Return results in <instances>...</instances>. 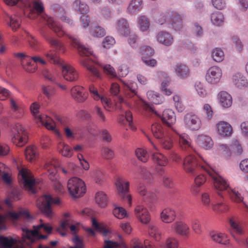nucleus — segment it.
I'll return each instance as SVG.
<instances>
[{"instance_id": "obj_37", "label": "nucleus", "mask_w": 248, "mask_h": 248, "mask_svg": "<svg viewBox=\"0 0 248 248\" xmlns=\"http://www.w3.org/2000/svg\"><path fill=\"white\" fill-rule=\"evenodd\" d=\"M57 149L59 153L64 157L70 158L73 155L72 149L64 142H59Z\"/></svg>"}, {"instance_id": "obj_8", "label": "nucleus", "mask_w": 248, "mask_h": 248, "mask_svg": "<svg viewBox=\"0 0 248 248\" xmlns=\"http://www.w3.org/2000/svg\"><path fill=\"white\" fill-rule=\"evenodd\" d=\"M3 1L9 6H15L18 2H21L31 12L39 13L44 9L42 3L40 0H3Z\"/></svg>"}, {"instance_id": "obj_56", "label": "nucleus", "mask_w": 248, "mask_h": 248, "mask_svg": "<svg viewBox=\"0 0 248 248\" xmlns=\"http://www.w3.org/2000/svg\"><path fill=\"white\" fill-rule=\"evenodd\" d=\"M211 20L213 24L216 26H220L224 22V16L220 12H215L211 15Z\"/></svg>"}, {"instance_id": "obj_34", "label": "nucleus", "mask_w": 248, "mask_h": 248, "mask_svg": "<svg viewBox=\"0 0 248 248\" xmlns=\"http://www.w3.org/2000/svg\"><path fill=\"white\" fill-rule=\"evenodd\" d=\"M115 28L121 35L126 36L130 33L128 24L124 19L122 18L118 20Z\"/></svg>"}, {"instance_id": "obj_42", "label": "nucleus", "mask_w": 248, "mask_h": 248, "mask_svg": "<svg viewBox=\"0 0 248 248\" xmlns=\"http://www.w3.org/2000/svg\"><path fill=\"white\" fill-rule=\"evenodd\" d=\"M142 4V0H131L127 8V12L134 14L141 9Z\"/></svg>"}, {"instance_id": "obj_21", "label": "nucleus", "mask_w": 248, "mask_h": 248, "mask_svg": "<svg viewBox=\"0 0 248 248\" xmlns=\"http://www.w3.org/2000/svg\"><path fill=\"white\" fill-rule=\"evenodd\" d=\"M92 224L93 230L92 228H87L86 229V232L90 236H94L95 235V231L100 232L104 235H107L109 232V231L108 228L104 227V226L98 223L94 218L92 217Z\"/></svg>"}, {"instance_id": "obj_26", "label": "nucleus", "mask_w": 248, "mask_h": 248, "mask_svg": "<svg viewBox=\"0 0 248 248\" xmlns=\"http://www.w3.org/2000/svg\"><path fill=\"white\" fill-rule=\"evenodd\" d=\"M162 121L169 127L175 123L176 118L174 111L171 109H165L161 116Z\"/></svg>"}, {"instance_id": "obj_14", "label": "nucleus", "mask_w": 248, "mask_h": 248, "mask_svg": "<svg viewBox=\"0 0 248 248\" xmlns=\"http://www.w3.org/2000/svg\"><path fill=\"white\" fill-rule=\"evenodd\" d=\"M61 66L62 76L66 80L73 82L78 79V73L72 66L64 62Z\"/></svg>"}, {"instance_id": "obj_22", "label": "nucleus", "mask_w": 248, "mask_h": 248, "mask_svg": "<svg viewBox=\"0 0 248 248\" xmlns=\"http://www.w3.org/2000/svg\"><path fill=\"white\" fill-rule=\"evenodd\" d=\"M136 217L143 224L148 223L150 220V215L147 209L142 205H138L134 210Z\"/></svg>"}, {"instance_id": "obj_25", "label": "nucleus", "mask_w": 248, "mask_h": 248, "mask_svg": "<svg viewBox=\"0 0 248 248\" xmlns=\"http://www.w3.org/2000/svg\"><path fill=\"white\" fill-rule=\"evenodd\" d=\"M184 170L187 173L195 174L196 172V161L194 156L189 155L186 157L183 163Z\"/></svg>"}, {"instance_id": "obj_51", "label": "nucleus", "mask_w": 248, "mask_h": 248, "mask_svg": "<svg viewBox=\"0 0 248 248\" xmlns=\"http://www.w3.org/2000/svg\"><path fill=\"white\" fill-rule=\"evenodd\" d=\"M14 56L20 61L21 65L22 67L27 72L33 73L36 71V68L31 69L26 67L25 64V60L26 59L29 58V57L24 53H16L14 54Z\"/></svg>"}, {"instance_id": "obj_57", "label": "nucleus", "mask_w": 248, "mask_h": 248, "mask_svg": "<svg viewBox=\"0 0 248 248\" xmlns=\"http://www.w3.org/2000/svg\"><path fill=\"white\" fill-rule=\"evenodd\" d=\"M44 55L47 58L48 61L54 64L61 65L63 62V60L58 57L51 50L45 52Z\"/></svg>"}, {"instance_id": "obj_15", "label": "nucleus", "mask_w": 248, "mask_h": 248, "mask_svg": "<svg viewBox=\"0 0 248 248\" xmlns=\"http://www.w3.org/2000/svg\"><path fill=\"white\" fill-rule=\"evenodd\" d=\"M156 76L161 83L159 87L160 92L164 95L170 96L172 93V90L168 88L170 79L168 75L164 72H158Z\"/></svg>"}, {"instance_id": "obj_2", "label": "nucleus", "mask_w": 248, "mask_h": 248, "mask_svg": "<svg viewBox=\"0 0 248 248\" xmlns=\"http://www.w3.org/2000/svg\"><path fill=\"white\" fill-rule=\"evenodd\" d=\"M52 227L48 224L41 223L40 224L33 226L32 230H30L26 228H23V236L22 243L30 245L33 243L35 239H46L47 235H42V233H50Z\"/></svg>"}, {"instance_id": "obj_52", "label": "nucleus", "mask_w": 248, "mask_h": 248, "mask_svg": "<svg viewBox=\"0 0 248 248\" xmlns=\"http://www.w3.org/2000/svg\"><path fill=\"white\" fill-rule=\"evenodd\" d=\"M152 157L154 161L160 166H164L168 163V159L166 157L158 152L153 153Z\"/></svg>"}, {"instance_id": "obj_10", "label": "nucleus", "mask_w": 248, "mask_h": 248, "mask_svg": "<svg viewBox=\"0 0 248 248\" xmlns=\"http://www.w3.org/2000/svg\"><path fill=\"white\" fill-rule=\"evenodd\" d=\"M13 142L18 146H22L27 142V132L22 125L18 123L16 124L12 129Z\"/></svg>"}, {"instance_id": "obj_17", "label": "nucleus", "mask_w": 248, "mask_h": 248, "mask_svg": "<svg viewBox=\"0 0 248 248\" xmlns=\"http://www.w3.org/2000/svg\"><path fill=\"white\" fill-rule=\"evenodd\" d=\"M89 91L93 98L95 100H100L105 108L108 111L109 108L112 107L110 100L107 97L100 95L97 89L93 85L89 86Z\"/></svg>"}, {"instance_id": "obj_48", "label": "nucleus", "mask_w": 248, "mask_h": 248, "mask_svg": "<svg viewBox=\"0 0 248 248\" xmlns=\"http://www.w3.org/2000/svg\"><path fill=\"white\" fill-rule=\"evenodd\" d=\"M108 201V197L106 193L103 191H99L95 194V202L101 207L106 206Z\"/></svg>"}, {"instance_id": "obj_44", "label": "nucleus", "mask_w": 248, "mask_h": 248, "mask_svg": "<svg viewBox=\"0 0 248 248\" xmlns=\"http://www.w3.org/2000/svg\"><path fill=\"white\" fill-rule=\"evenodd\" d=\"M148 99L152 103L159 104L163 102V97L158 93L153 91H149L147 93Z\"/></svg>"}, {"instance_id": "obj_30", "label": "nucleus", "mask_w": 248, "mask_h": 248, "mask_svg": "<svg viewBox=\"0 0 248 248\" xmlns=\"http://www.w3.org/2000/svg\"><path fill=\"white\" fill-rule=\"evenodd\" d=\"M129 182L124 178L119 177L116 179L115 186L120 196L129 191Z\"/></svg>"}, {"instance_id": "obj_63", "label": "nucleus", "mask_w": 248, "mask_h": 248, "mask_svg": "<svg viewBox=\"0 0 248 248\" xmlns=\"http://www.w3.org/2000/svg\"><path fill=\"white\" fill-rule=\"evenodd\" d=\"M114 216L119 218L123 219L127 216L126 210L122 207L116 206L113 210Z\"/></svg>"}, {"instance_id": "obj_18", "label": "nucleus", "mask_w": 248, "mask_h": 248, "mask_svg": "<svg viewBox=\"0 0 248 248\" xmlns=\"http://www.w3.org/2000/svg\"><path fill=\"white\" fill-rule=\"evenodd\" d=\"M232 80L233 85L238 89L245 90L248 87V79L241 73L233 75Z\"/></svg>"}, {"instance_id": "obj_43", "label": "nucleus", "mask_w": 248, "mask_h": 248, "mask_svg": "<svg viewBox=\"0 0 248 248\" xmlns=\"http://www.w3.org/2000/svg\"><path fill=\"white\" fill-rule=\"evenodd\" d=\"M72 6L76 11L82 14H86L89 11L88 5L80 0H75L73 3Z\"/></svg>"}, {"instance_id": "obj_23", "label": "nucleus", "mask_w": 248, "mask_h": 248, "mask_svg": "<svg viewBox=\"0 0 248 248\" xmlns=\"http://www.w3.org/2000/svg\"><path fill=\"white\" fill-rule=\"evenodd\" d=\"M9 106L14 115L18 118H21L23 115V109L21 107L20 100L16 98L11 97L9 99Z\"/></svg>"}, {"instance_id": "obj_54", "label": "nucleus", "mask_w": 248, "mask_h": 248, "mask_svg": "<svg viewBox=\"0 0 248 248\" xmlns=\"http://www.w3.org/2000/svg\"><path fill=\"white\" fill-rule=\"evenodd\" d=\"M229 224L231 228L238 234H242L244 232L242 226L238 220L234 217H231L229 219Z\"/></svg>"}, {"instance_id": "obj_41", "label": "nucleus", "mask_w": 248, "mask_h": 248, "mask_svg": "<svg viewBox=\"0 0 248 248\" xmlns=\"http://www.w3.org/2000/svg\"><path fill=\"white\" fill-rule=\"evenodd\" d=\"M172 130L179 137V145L180 147L183 149H186L187 147H191V141L188 136L186 134H180L173 128Z\"/></svg>"}, {"instance_id": "obj_11", "label": "nucleus", "mask_w": 248, "mask_h": 248, "mask_svg": "<svg viewBox=\"0 0 248 248\" xmlns=\"http://www.w3.org/2000/svg\"><path fill=\"white\" fill-rule=\"evenodd\" d=\"M18 179L20 183L26 190L34 192L33 186L35 184V180L29 170L26 168L21 169L18 173Z\"/></svg>"}, {"instance_id": "obj_35", "label": "nucleus", "mask_w": 248, "mask_h": 248, "mask_svg": "<svg viewBox=\"0 0 248 248\" xmlns=\"http://www.w3.org/2000/svg\"><path fill=\"white\" fill-rule=\"evenodd\" d=\"M81 63L93 75L97 78L100 77V73L93 66L94 63L98 64L95 60L89 58H84L82 60Z\"/></svg>"}, {"instance_id": "obj_59", "label": "nucleus", "mask_w": 248, "mask_h": 248, "mask_svg": "<svg viewBox=\"0 0 248 248\" xmlns=\"http://www.w3.org/2000/svg\"><path fill=\"white\" fill-rule=\"evenodd\" d=\"M47 24L49 28L53 30L56 32H59V35H62L63 31L62 30L61 27L58 24L57 22L55 21L51 17H49L47 19Z\"/></svg>"}, {"instance_id": "obj_45", "label": "nucleus", "mask_w": 248, "mask_h": 248, "mask_svg": "<svg viewBox=\"0 0 248 248\" xmlns=\"http://www.w3.org/2000/svg\"><path fill=\"white\" fill-rule=\"evenodd\" d=\"M173 103L177 111L182 112L185 109V106L183 102L182 96L178 94H174L172 97Z\"/></svg>"}, {"instance_id": "obj_39", "label": "nucleus", "mask_w": 248, "mask_h": 248, "mask_svg": "<svg viewBox=\"0 0 248 248\" xmlns=\"http://www.w3.org/2000/svg\"><path fill=\"white\" fill-rule=\"evenodd\" d=\"M205 177L203 175H199L195 177L194 184L191 188V193L193 195L196 196L199 194V188L205 183Z\"/></svg>"}, {"instance_id": "obj_1", "label": "nucleus", "mask_w": 248, "mask_h": 248, "mask_svg": "<svg viewBox=\"0 0 248 248\" xmlns=\"http://www.w3.org/2000/svg\"><path fill=\"white\" fill-rule=\"evenodd\" d=\"M30 216L27 210H22L16 213L15 211L8 212L5 216L0 215V230L6 229L4 222L6 219H8L12 221L20 219H29ZM18 242V240L11 237H3L0 236V245L3 248H22L19 246L13 248ZM39 248V247L38 248Z\"/></svg>"}, {"instance_id": "obj_61", "label": "nucleus", "mask_w": 248, "mask_h": 248, "mask_svg": "<svg viewBox=\"0 0 248 248\" xmlns=\"http://www.w3.org/2000/svg\"><path fill=\"white\" fill-rule=\"evenodd\" d=\"M120 86L116 82H113L111 84L109 92L110 93L115 96H118V100L120 102L122 103L124 102L123 98L121 96H118V94L120 92Z\"/></svg>"}, {"instance_id": "obj_28", "label": "nucleus", "mask_w": 248, "mask_h": 248, "mask_svg": "<svg viewBox=\"0 0 248 248\" xmlns=\"http://www.w3.org/2000/svg\"><path fill=\"white\" fill-rule=\"evenodd\" d=\"M71 94L76 101L79 102L84 101L88 97L87 93L84 92L83 88L79 86H74L71 89Z\"/></svg>"}, {"instance_id": "obj_33", "label": "nucleus", "mask_w": 248, "mask_h": 248, "mask_svg": "<svg viewBox=\"0 0 248 248\" xmlns=\"http://www.w3.org/2000/svg\"><path fill=\"white\" fill-rule=\"evenodd\" d=\"M175 212L171 208H166L160 213V217L162 221L165 223H170L174 220Z\"/></svg>"}, {"instance_id": "obj_32", "label": "nucleus", "mask_w": 248, "mask_h": 248, "mask_svg": "<svg viewBox=\"0 0 248 248\" xmlns=\"http://www.w3.org/2000/svg\"><path fill=\"white\" fill-rule=\"evenodd\" d=\"M137 24L139 30L142 32H147L150 30L151 23L150 20L145 16H139L137 19Z\"/></svg>"}, {"instance_id": "obj_46", "label": "nucleus", "mask_w": 248, "mask_h": 248, "mask_svg": "<svg viewBox=\"0 0 248 248\" xmlns=\"http://www.w3.org/2000/svg\"><path fill=\"white\" fill-rule=\"evenodd\" d=\"M26 158L30 162H34L37 157L36 148L34 146H29L25 151Z\"/></svg>"}, {"instance_id": "obj_13", "label": "nucleus", "mask_w": 248, "mask_h": 248, "mask_svg": "<svg viewBox=\"0 0 248 248\" xmlns=\"http://www.w3.org/2000/svg\"><path fill=\"white\" fill-rule=\"evenodd\" d=\"M215 132L219 137L227 138L231 137L233 133L232 125L225 121H219L214 125Z\"/></svg>"}, {"instance_id": "obj_12", "label": "nucleus", "mask_w": 248, "mask_h": 248, "mask_svg": "<svg viewBox=\"0 0 248 248\" xmlns=\"http://www.w3.org/2000/svg\"><path fill=\"white\" fill-rule=\"evenodd\" d=\"M184 124L185 127L191 131L198 130L202 125L201 118L192 112L186 113L185 115Z\"/></svg>"}, {"instance_id": "obj_36", "label": "nucleus", "mask_w": 248, "mask_h": 248, "mask_svg": "<svg viewBox=\"0 0 248 248\" xmlns=\"http://www.w3.org/2000/svg\"><path fill=\"white\" fill-rule=\"evenodd\" d=\"M70 38L72 40L73 46L78 48L81 55H84L87 57L93 55V52L91 49L86 47L84 45L81 44L77 39L72 37H70Z\"/></svg>"}, {"instance_id": "obj_62", "label": "nucleus", "mask_w": 248, "mask_h": 248, "mask_svg": "<svg viewBox=\"0 0 248 248\" xmlns=\"http://www.w3.org/2000/svg\"><path fill=\"white\" fill-rule=\"evenodd\" d=\"M90 34L93 37H102L106 34L105 30L101 27H95L90 30Z\"/></svg>"}, {"instance_id": "obj_60", "label": "nucleus", "mask_w": 248, "mask_h": 248, "mask_svg": "<svg viewBox=\"0 0 248 248\" xmlns=\"http://www.w3.org/2000/svg\"><path fill=\"white\" fill-rule=\"evenodd\" d=\"M195 89L198 95L201 97H205L208 95V92L204 86L201 82L195 84Z\"/></svg>"}, {"instance_id": "obj_31", "label": "nucleus", "mask_w": 248, "mask_h": 248, "mask_svg": "<svg viewBox=\"0 0 248 248\" xmlns=\"http://www.w3.org/2000/svg\"><path fill=\"white\" fill-rule=\"evenodd\" d=\"M175 232L182 236L187 235L189 232V227L187 224L181 221H176L171 225Z\"/></svg>"}, {"instance_id": "obj_6", "label": "nucleus", "mask_w": 248, "mask_h": 248, "mask_svg": "<svg viewBox=\"0 0 248 248\" xmlns=\"http://www.w3.org/2000/svg\"><path fill=\"white\" fill-rule=\"evenodd\" d=\"M67 188L69 195L73 198H79L86 192L84 181L77 177H73L67 182Z\"/></svg>"}, {"instance_id": "obj_64", "label": "nucleus", "mask_w": 248, "mask_h": 248, "mask_svg": "<svg viewBox=\"0 0 248 248\" xmlns=\"http://www.w3.org/2000/svg\"><path fill=\"white\" fill-rule=\"evenodd\" d=\"M101 155L106 159H112L114 157V153L112 150L107 147H104L101 150Z\"/></svg>"}, {"instance_id": "obj_7", "label": "nucleus", "mask_w": 248, "mask_h": 248, "mask_svg": "<svg viewBox=\"0 0 248 248\" xmlns=\"http://www.w3.org/2000/svg\"><path fill=\"white\" fill-rule=\"evenodd\" d=\"M60 202L59 199H54L49 195H45L38 200L37 205L44 215L48 217H51L54 214L51 208V204H59Z\"/></svg>"}, {"instance_id": "obj_55", "label": "nucleus", "mask_w": 248, "mask_h": 248, "mask_svg": "<svg viewBox=\"0 0 248 248\" xmlns=\"http://www.w3.org/2000/svg\"><path fill=\"white\" fill-rule=\"evenodd\" d=\"M91 177L97 184L101 183L104 179L103 173L99 169H95L90 172Z\"/></svg>"}, {"instance_id": "obj_50", "label": "nucleus", "mask_w": 248, "mask_h": 248, "mask_svg": "<svg viewBox=\"0 0 248 248\" xmlns=\"http://www.w3.org/2000/svg\"><path fill=\"white\" fill-rule=\"evenodd\" d=\"M151 131L154 136L159 140L164 137V132L161 124L155 123L151 127Z\"/></svg>"}, {"instance_id": "obj_49", "label": "nucleus", "mask_w": 248, "mask_h": 248, "mask_svg": "<svg viewBox=\"0 0 248 248\" xmlns=\"http://www.w3.org/2000/svg\"><path fill=\"white\" fill-rule=\"evenodd\" d=\"M58 163L56 160H53L52 162H48L45 166V168L49 172L50 178L53 180V178L56 174V167Z\"/></svg>"}, {"instance_id": "obj_16", "label": "nucleus", "mask_w": 248, "mask_h": 248, "mask_svg": "<svg viewBox=\"0 0 248 248\" xmlns=\"http://www.w3.org/2000/svg\"><path fill=\"white\" fill-rule=\"evenodd\" d=\"M155 38L159 44L165 46H170L174 43V37L172 34L166 31H159L156 34Z\"/></svg>"}, {"instance_id": "obj_53", "label": "nucleus", "mask_w": 248, "mask_h": 248, "mask_svg": "<svg viewBox=\"0 0 248 248\" xmlns=\"http://www.w3.org/2000/svg\"><path fill=\"white\" fill-rule=\"evenodd\" d=\"M7 17L9 18L10 21H7L8 25L12 28L13 30H16L20 25L21 20L19 17L16 16H10L6 15Z\"/></svg>"}, {"instance_id": "obj_19", "label": "nucleus", "mask_w": 248, "mask_h": 248, "mask_svg": "<svg viewBox=\"0 0 248 248\" xmlns=\"http://www.w3.org/2000/svg\"><path fill=\"white\" fill-rule=\"evenodd\" d=\"M172 68L176 76L180 79L186 78L190 76L189 68L184 63H177Z\"/></svg>"}, {"instance_id": "obj_5", "label": "nucleus", "mask_w": 248, "mask_h": 248, "mask_svg": "<svg viewBox=\"0 0 248 248\" xmlns=\"http://www.w3.org/2000/svg\"><path fill=\"white\" fill-rule=\"evenodd\" d=\"M156 22L161 25L166 24L168 28L175 31H180L183 26L181 16L176 12L160 15L156 18Z\"/></svg>"}, {"instance_id": "obj_4", "label": "nucleus", "mask_w": 248, "mask_h": 248, "mask_svg": "<svg viewBox=\"0 0 248 248\" xmlns=\"http://www.w3.org/2000/svg\"><path fill=\"white\" fill-rule=\"evenodd\" d=\"M202 159L203 163H200L199 166L212 177L214 187L220 191L228 189L229 184L227 180L213 170L206 160Z\"/></svg>"}, {"instance_id": "obj_20", "label": "nucleus", "mask_w": 248, "mask_h": 248, "mask_svg": "<svg viewBox=\"0 0 248 248\" xmlns=\"http://www.w3.org/2000/svg\"><path fill=\"white\" fill-rule=\"evenodd\" d=\"M137 191L139 195L142 197L145 200L150 202H153L156 199V192L154 190L148 189L142 184L139 185Z\"/></svg>"}, {"instance_id": "obj_9", "label": "nucleus", "mask_w": 248, "mask_h": 248, "mask_svg": "<svg viewBox=\"0 0 248 248\" xmlns=\"http://www.w3.org/2000/svg\"><path fill=\"white\" fill-rule=\"evenodd\" d=\"M223 76V71L218 66L214 65L208 68L205 76L206 81L210 85L219 83Z\"/></svg>"}, {"instance_id": "obj_47", "label": "nucleus", "mask_w": 248, "mask_h": 248, "mask_svg": "<svg viewBox=\"0 0 248 248\" xmlns=\"http://www.w3.org/2000/svg\"><path fill=\"white\" fill-rule=\"evenodd\" d=\"M119 120L123 124H128L132 129H135L132 125V115L130 111H126L124 114H121L120 116Z\"/></svg>"}, {"instance_id": "obj_27", "label": "nucleus", "mask_w": 248, "mask_h": 248, "mask_svg": "<svg viewBox=\"0 0 248 248\" xmlns=\"http://www.w3.org/2000/svg\"><path fill=\"white\" fill-rule=\"evenodd\" d=\"M209 235L212 240L216 243L222 245H227L229 243L228 235L224 232L212 231L210 232Z\"/></svg>"}, {"instance_id": "obj_38", "label": "nucleus", "mask_w": 248, "mask_h": 248, "mask_svg": "<svg viewBox=\"0 0 248 248\" xmlns=\"http://www.w3.org/2000/svg\"><path fill=\"white\" fill-rule=\"evenodd\" d=\"M228 193L232 201L235 202H242L244 206L248 209V204L244 202V197L235 188H229Z\"/></svg>"}, {"instance_id": "obj_40", "label": "nucleus", "mask_w": 248, "mask_h": 248, "mask_svg": "<svg viewBox=\"0 0 248 248\" xmlns=\"http://www.w3.org/2000/svg\"><path fill=\"white\" fill-rule=\"evenodd\" d=\"M211 59L216 62H222L225 58L223 50L219 47H215L210 51Z\"/></svg>"}, {"instance_id": "obj_3", "label": "nucleus", "mask_w": 248, "mask_h": 248, "mask_svg": "<svg viewBox=\"0 0 248 248\" xmlns=\"http://www.w3.org/2000/svg\"><path fill=\"white\" fill-rule=\"evenodd\" d=\"M39 108L40 106L36 102L33 103L30 107L31 112L34 116L36 122L37 123H40L41 125H44L48 130L52 131L56 135L61 137V134L56 128L55 122L47 115L40 114L39 112Z\"/></svg>"}, {"instance_id": "obj_58", "label": "nucleus", "mask_w": 248, "mask_h": 248, "mask_svg": "<svg viewBox=\"0 0 248 248\" xmlns=\"http://www.w3.org/2000/svg\"><path fill=\"white\" fill-rule=\"evenodd\" d=\"M149 228V233L150 236L155 241H159L161 237V233L159 230L153 225H150Z\"/></svg>"}, {"instance_id": "obj_29", "label": "nucleus", "mask_w": 248, "mask_h": 248, "mask_svg": "<svg viewBox=\"0 0 248 248\" xmlns=\"http://www.w3.org/2000/svg\"><path fill=\"white\" fill-rule=\"evenodd\" d=\"M197 143L205 150H209L214 146V141L209 136L205 135H199L196 139Z\"/></svg>"}, {"instance_id": "obj_24", "label": "nucleus", "mask_w": 248, "mask_h": 248, "mask_svg": "<svg viewBox=\"0 0 248 248\" xmlns=\"http://www.w3.org/2000/svg\"><path fill=\"white\" fill-rule=\"evenodd\" d=\"M217 99L220 106L223 108H229L232 104V95L226 91L220 92L217 94Z\"/></svg>"}]
</instances>
